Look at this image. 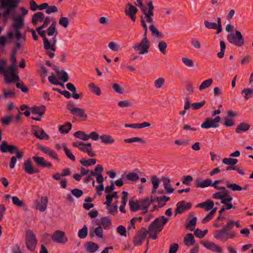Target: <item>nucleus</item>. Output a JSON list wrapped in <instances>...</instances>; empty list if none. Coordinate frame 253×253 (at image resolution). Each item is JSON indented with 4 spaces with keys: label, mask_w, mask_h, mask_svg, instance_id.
<instances>
[{
    "label": "nucleus",
    "mask_w": 253,
    "mask_h": 253,
    "mask_svg": "<svg viewBox=\"0 0 253 253\" xmlns=\"http://www.w3.org/2000/svg\"><path fill=\"white\" fill-rule=\"evenodd\" d=\"M33 160L35 162L37 166L42 167L51 168L52 165L50 163L47 162L45 161L44 159L42 157H33Z\"/></svg>",
    "instance_id": "nucleus-19"
},
{
    "label": "nucleus",
    "mask_w": 253,
    "mask_h": 253,
    "mask_svg": "<svg viewBox=\"0 0 253 253\" xmlns=\"http://www.w3.org/2000/svg\"><path fill=\"white\" fill-rule=\"evenodd\" d=\"M80 162L83 166L88 167L94 165L96 164V161L95 159H91L88 160H85L84 159H82Z\"/></svg>",
    "instance_id": "nucleus-53"
},
{
    "label": "nucleus",
    "mask_w": 253,
    "mask_h": 253,
    "mask_svg": "<svg viewBox=\"0 0 253 253\" xmlns=\"http://www.w3.org/2000/svg\"><path fill=\"white\" fill-rule=\"evenodd\" d=\"M183 63L187 67L192 68L194 66V61L187 57H183L182 58Z\"/></svg>",
    "instance_id": "nucleus-57"
},
{
    "label": "nucleus",
    "mask_w": 253,
    "mask_h": 253,
    "mask_svg": "<svg viewBox=\"0 0 253 253\" xmlns=\"http://www.w3.org/2000/svg\"><path fill=\"white\" fill-rule=\"evenodd\" d=\"M45 33V31H42L39 33V35L43 38V47L46 50V53L50 58H53L55 56V54L50 51H48V50L50 49L53 51H55V44L57 42L56 36L57 35V33H56V34H55L52 40L50 41L46 38Z\"/></svg>",
    "instance_id": "nucleus-4"
},
{
    "label": "nucleus",
    "mask_w": 253,
    "mask_h": 253,
    "mask_svg": "<svg viewBox=\"0 0 253 253\" xmlns=\"http://www.w3.org/2000/svg\"><path fill=\"white\" fill-rule=\"evenodd\" d=\"M17 65H10L4 70V79L7 84L20 81L18 75Z\"/></svg>",
    "instance_id": "nucleus-5"
},
{
    "label": "nucleus",
    "mask_w": 253,
    "mask_h": 253,
    "mask_svg": "<svg viewBox=\"0 0 253 253\" xmlns=\"http://www.w3.org/2000/svg\"><path fill=\"white\" fill-rule=\"evenodd\" d=\"M228 41L231 44L241 47L244 45L245 40L241 33L238 30L235 33L228 34L227 36Z\"/></svg>",
    "instance_id": "nucleus-7"
},
{
    "label": "nucleus",
    "mask_w": 253,
    "mask_h": 253,
    "mask_svg": "<svg viewBox=\"0 0 253 253\" xmlns=\"http://www.w3.org/2000/svg\"><path fill=\"white\" fill-rule=\"evenodd\" d=\"M129 205L130 207V210L132 212H135L141 210L139 200H133L130 199L129 201Z\"/></svg>",
    "instance_id": "nucleus-33"
},
{
    "label": "nucleus",
    "mask_w": 253,
    "mask_h": 253,
    "mask_svg": "<svg viewBox=\"0 0 253 253\" xmlns=\"http://www.w3.org/2000/svg\"><path fill=\"white\" fill-rule=\"evenodd\" d=\"M197 218L194 217L186 224V227H189L190 231H193L196 224Z\"/></svg>",
    "instance_id": "nucleus-61"
},
{
    "label": "nucleus",
    "mask_w": 253,
    "mask_h": 253,
    "mask_svg": "<svg viewBox=\"0 0 253 253\" xmlns=\"http://www.w3.org/2000/svg\"><path fill=\"white\" fill-rule=\"evenodd\" d=\"M103 229L102 226H99L95 229H92L90 230L89 235L90 237H94L95 235L99 238L102 239L103 237Z\"/></svg>",
    "instance_id": "nucleus-28"
},
{
    "label": "nucleus",
    "mask_w": 253,
    "mask_h": 253,
    "mask_svg": "<svg viewBox=\"0 0 253 253\" xmlns=\"http://www.w3.org/2000/svg\"><path fill=\"white\" fill-rule=\"evenodd\" d=\"M132 105L129 100H122L118 102V106L121 108L129 107Z\"/></svg>",
    "instance_id": "nucleus-60"
},
{
    "label": "nucleus",
    "mask_w": 253,
    "mask_h": 253,
    "mask_svg": "<svg viewBox=\"0 0 253 253\" xmlns=\"http://www.w3.org/2000/svg\"><path fill=\"white\" fill-rule=\"evenodd\" d=\"M226 187L233 191H240L242 190V187L236 183H231L229 181L225 182Z\"/></svg>",
    "instance_id": "nucleus-39"
},
{
    "label": "nucleus",
    "mask_w": 253,
    "mask_h": 253,
    "mask_svg": "<svg viewBox=\"0 0 253 253\" xmlns=\"http://www.w3.org/2000/svg\"><path fill=\"white\" fill-rule=\"evenodd\" d=\"M74 135L81 140H88V134H86L83 131H77L74 134Z\"/></svg>",
    "instance_id": "nucleus-48"
},
{
    "label": "nucleus",
    "mask_w": 253,
    "mask_h": 253,
    "mask_svg": "<svg viewBox=\"0 0 253 253\" xmlns=\"http://www.w3.org/2000/svg\"><path fill=\"white\" fill-rule=\"evenodd\" d=\"M80 150L86 152L88 155L91 157H93L96 156L95 153L92 151V147L90 143L84 144L82 148H80Z\"/></svg>",
    "instance_id": "nucleus-25"
},
{
    "label": "nucleus",
    "mask_w": 253,
    "mask_h": 253,
    "mask_svg": "<svg viewBox=\"0 0 253 253\" xmlns=\"http://www.w3.org/2000/svg\"><path fill=\"white\" fill-rule=\"evenodd\" d=\"M25 241L27 249L31 251H34L37 244V240L35 234L32 231H27Z\"/></svg>",
    "instance_id": "nucleus-10"
},
{
    "label": "nucleus",
    "mask_w": 253,
    "mask_h": 253,
    "mask_svg": "<svg viewBox=\"0 0 253 253\" xmlns=\"http://www.w3.org/2000/svg\"><path fill=\"white\" fill-rule=\"evenodd\" d=\"M234 226V221L229 220L222 229L214 231V237L222 242H225L229 239L234 238L236 235L235 232L233 231L228 232L233 228Z\"/></svg>",
    "instance_id": "nucleus-2"
},
{
    "label": "nucleus",
    "mask_w": 253,
    "mask_h": 253,
    "mask_svg": "<svg viewBox=\"0 0 253 253\" xmlns=\"http://www.w3.org/2000/svg\"><path fill=\"white\" fill-rule=\"evenodd\" d=\"M126 177L128 181L134 182L139 178L138 174L136 172H130L126 175Z\"/></svg>",
    "instance_id": "nucleus-52"
},
{
    "label": "nucleus",
    "mask_w": 253,
    "mask_h": 253,
    "mask_svg": "<svg viewBox=\"0 0 253 253\" xmlns=\"http://www.w3.org/2000/svg\"><path fill=\"white\" fill-rule=\"evenodd\" d=\"M168 221L169 218L164 215L156 218L148 227V234L149 237L154 240L156 239L158 235L163 230Z\"/></svg>",
    "instance_id": "nucleus-3"
},
{
    "label": "nucleus",
    "mask_w": 253,
    "mask_h": 253,
    "mask_svg": "<svg viewBox=\"0 0 253 253\" xmlns=\"http://www.w3.org/2000/svg\"><path fill=\"white\" fill-rule=\"evenodd\" d=\"M32 113L34 114H38L40 116L43 115L45 112V107L44 106L41 107H33L31 109Z\"/></svg>",
    "instance_id": "nucleus-41"
},
{
    "label": "nucleus",
    "mask_w": 253,
    "mask_h": 253,
    "mask_svg": "<svg viewBox=\"0 0 253 253\" xmlns=\"http://www.w3.org/2000/svg\"><path fill=\"white\" fill-rule=\"evenodd\" d=\"M23 168L25 171L30 174L39 172V169H35L32 165V161L30 158L27 159L23 164Z\"/></svg>",
    "instance_id": "nucleus-16"
},
{
    "label": "nucleus",
    "mask_w": 253,
    "mask_h": 253,
    "mask_svg": "<svg viewBox=\"0 0 253 253\" xmlns=\"http://www.w3.org/2000/svg\"><path fill=\"white\" fill-rule=\"evenodd\" d=\"M169 197L166 196L157 197L155 200L158 203L159 207H162L164 206L166 203L169 200Z\"/></svg>",
    "instance_id": "nucleus-43"
},
{
    "label": "nucleus",
    "mask_w": 253,
    "mask_h": 253,
    "mask_svg": "<svg viewBox=\"0 0 253 253\" xmlns=\"http://www.w3.org/2000/svg\"><path fill=\"white\" fill-rule=\"evenodd\" d=\"M183 242L185 245L188 247L193 245L195 240L192 233H188L186 235L183 239Z\"/></svg>",
    "instance_id": "nucleus-35"
},
{
    "label": "nucleus",
    "mask_w": 253,
    "mask_h": 253,
    "mask_svg": "<svg viewBox=\"0 0 253 253\" xmlns=\"http://www.w3.org/2000/svg\"><path fill=\"white\" fill-rule=\"evenodd\" d=\"M72 125L70 122H66L64 125L59 126L58 130L62 134L68 133L72 128Z\"/></svg>",
    "instance_id": "nucleus-34"
},
{
    "label": "nucleus",
    "mask_w": 253,
    "mask_h": 253,
    "mask_svg": "<svg viewBox=\"0 0 253 253\" xmlns=\"http://www.w3.org/2000/svg\"><path fill=\"white\" fill-rule=\"evenodd\" d=\"M56 22L55 21L51 24L46 31L47 34L49 36L55 35L57 33L56 30Z\"/></svg>",
    "instance_id": "nucleus-44"
},
{
    "label": "nucleus",
    "mask_w": 253,
    "mask_h": 253,
    "mask_svg": "<svg viewBox=\"0 0 253 253\" xmlns=\"http://www.w3.org/2000/svg\"><path fill=\"white\" fill-rule=\"evenodd\" d=\"M213 83V80L212 79H209L207 80L203 81L199 87V89L202 91L204 89L210 87Z\"/></svg>",
    "instance_id": "nucleus-42"
},
{
    "label": "nucleus",
    "mask_w": 253,
    "mask_h": 253,
    "mask_svg": "<svg viewBox=\"0 0 253 253\" xmlns=\"http://www.w3.org/2000/svg\"><path fill=\"white\" fill-rule=\"evenodd\" d=\"M48 199L46 197H42L41 198L39 202H37L36 208L42 212L45 211L47 208Z\"/></svg>",
    "instance_id": "nucleus-18"
},
{
    "label": "nucleus",
    "mask_w": 253,
    "mask_h": 253,
    "mask_svg": "<svg viewBox=\"0 0 253 253\" xmlns=\"http://www.w3.org/2000/svg\"><path fill=\"white\" fill-rule=\"evenodd\" d=\"M150 48L149 40L142 39L139 43H136L133 46V49L140 55L147 53Z\"/></svg>",
    "instance_id": "nucleus-9"
},
{
    "label": "nucleus",
    "mask_w": 253,
    "mask_h": 253,
    "mask_svg": "<svg viewBox=\"0 0 253 253\" xmlns=\"http://www.w3.org/2000/svg\"><path fill=\"white\" fill-rule=\"evenodd\" d=\"M51 239L54 242L60 244H65L68 241L65 233L61 230L56 231L52 235Z\"/></svg>",
    "instance_id": "nucleus-15"
},
{
    "label": "nucleus",
    "mask_w": 253,
    "mask_h": 253,
    "mask_svg": "<svg viewBox=\"0 0 253 253\" xmlns=\"http://www.w3.org/2000/svg\"><path fill=\"white\" fill-rule=\"evenodd\" d=\"M108 47L113 51L117 52L121 49V47L117 43L111 42L108 43Z\"/></svg>",
    "instance_id": "nucleus-55"
},
{
    "label": "nucleus",
    "mask_w": 253,
    "mask_h": 253,
    "mask_svg": "<svg viewBox=\"0 0 253 253\" xmlns=\"http://www.w3.org/2000/svg\"><path fill=\"white\" fill-rule=\"evenodd\" d=\"M67 109L70 113L76 117H80L84 120L87 119V116L85 113V110L78 107H74L73 104L69 103L67 105Z\"/></svg>",
    "instance_id": "nucleus-11"
},
{
    "label": "nucleus",
    "mask_w": 253,
    "mask_h": 253,
    "mask_svg": "<svg viewBox=\"0 0 253 253\" xmlns=\"http://www.w3.org/2000/svg\"><path fill=\"white\" fill-rule=\"evenodd\" d=\"M191 207V203H186L183 201L179 202L176 205V212L181 213L185 211L190 209Z\"/></svg>",
    "instance_id": "nucleus-17"
},
{
    "label": "nucleus",
    "mask_w": 253,
    "mask_h": 253,
    "mask_svg": "<svg viewBox=\"0 0 253 253\" xmlns=\"http://www.w3.org/2000/svg\"><path fill=\"white\" fill-rule=\"evenodd\" d=\"M44 18V15L42 12H39L36 13L32 16V23L34 25H36L38 22H42Z\"/></svg>",
    "instance_id": "nucleus-29"
},
{
    "label": "nucleus",
    "mask_w": 253,
    "mask_h": 253,
    "mask_svg": "<svg viewBox=\"0 0 253 253\" xmlns=\"http://www.w3.org/2000/svg\"><path fill=\"white\" fill-rule=\"evenodd\" d=\"M87 227L85 225H84L82 229L79 230L78 232V236L81 239H84L87 236Z\"/></svg>",
    "instance_id": "nucleus-54"
},
{
    "label": "nucleus",
    "mask_w": 253,
    "mask_h": 253,
    "mask_svg": "<svg viewBox=\"0 0 253 253\" xmlns=\"http://www.w3.org/2000/svg\"><path fill=\"white\" fill-rule=\"evenodd\" d=\"M204 25L205 27L208 29L216 30L217 34H219L222 31L221 18L220 17L217 18V23L210 22L208 20H205Z\"/></svg>",
    "instance_id": "nucleus-14"
},
{
    "label": "nucleus",
    "mask_w": 253,
    "mask_h": 253,
    "mask_svg": "<svg viewBox=\"0 0 253 253\" xmlns=\"http://www.w3.org/2000/svg\"><path fill=\"white\" fill-rule=\"evenodd\" d=\"M212 184V180L210 179L207 178L203 180H199L196 181V187L200 188H205L211 186Z\"/></svg>",
    "instance_id": "nucleus-30"
},
{
    "label": "nucleus",
    "mask_w": 253,
    "mask_h": 253,
    "mask_svg": "<svg viewBox=\"0 0 253 253\" xmlns=\"http://www.w3.org/2000/svg\"><path fill=\"white\" fill-rule=\"evenodd\" d=\"M39 149L53 159L57 160L58 161H59L57 154L54 150L49 149L43 146H40L39 147Z\"/></svg>",
    "instance_id": "nucleus-21"
},
{
    "label": "nucleus",
    "mask_w": 253,
    "mask_h": 253,
    "mask_svg": "<svg viewBox=\"0 0 253 253\" xmlns=\"http://www.w3.org/2000/svg\"><path fill=\"white\" fill-rule=\"evenodd\" d=\"M2 92L3 94L0 95V99L13 98L15 96V92L8 89L3 88Z\"/></svg>",
    "instance_id": "nucleus-38"
},
{
    "label": "nucleus",
    "mask_w": 253,
    "mask_h": 253,
    "mask_svg": "<svg viewBox=\"0 0 253 253\" xmlns=\"http://www.w3.org/2000/svg\"><path fill=\"white\" fill-rule=\"evenodd\" d=\"M48 80L51 84L55 85H59L64 87V85L63 83H61L58 81L55 75L52 73L51 76H49Z\"/></svg>",
    "instance_id": "nucleus-46"
},
{
    "label": "nucleus",
    "mask_w": 253,
    "mask_h": 253,
    "mask_svg": "<svg viewBox=\"0 0 253 253\" xmlns=\"http://www.w3.org/2000/svg\"><path fill=\"white\" fill-rule=\"evenodd\" d=\"M101 142L104 144H112L115 142V138L109 134L100 135Z\"/></svg>",
    "instance_id": "nucleus-24"
},
{
    "label": "nucleus",
    "mask_w": 253,
    "mask_h": 253,
    "mask_svg": "<svg viewBox=\"0 0 253 253\" xmlns=\"http://www.w3.org/2000/svg\"><path fill=\"white\" fill-rule=\"evenodd\" d=\"M99 248V247L98 244L93 242H88L85 244L86 250L89 253H95Z\"/></svg>",
    "instance_id": "nucleus-32"
},
{
    "label": "nucleus",
    "mask_w": 253,
    "mask_h": 253,
    "mask_svg": "<svg viewBox=\"0 0 253 253\" xmlns=\"http://www.w3.org/2000/svg\"><path fill=\"white\" fill-rule=\"evenodd\" d=\"M101 224L103 228L106 229L111 225L110 219L107 217H103L101 219Z\"/></svg>",
    "instance_id": "nucleus-56"
},
{
    "label": "nucleus",
    "mask_w": 253,
    "mask_h": 253,
    "mask_svg": "<svg viewBox=\"0 0 253 253\" xmlns=\"http://www.w3.org/2000/svg\"><path fill=\"white\" fill-rule=\"evenodd\" d=\"M235 125V121L233 119L227 117L224 118V126L226 127H230Z\"/></svg>",
    "instance_id": "nucleus-63"
},
{
    "label": "nucleus",
    "mask_w": 253,
    "mask_h": 253,
    "mask_svg": "<svg viewBox=\"0 0 253 253\" xmlns=\"http://www.w3.org/2000/svg\"><path fill=\"white\" fill-rule=\"evenodd\" d=\"M34 133L36 137L40 139L48 140L49 139V136L42 128L38 127L37 130H34Z\"/></svg>",
    "instance_id": "nucleus-23"
},
{
    "label": "nucleus",
    "mask_w": 253,
    "mask_h": 253,
    "mask_svg": "<svg viewBox=\"0 0 253 253\" xmlns=\"http://www.w3.org/2000/svg\"><path fill=\"white\" fill-rule=\"evenodd\" d=\"M59 24L64 28H67L69 24V19L68 17L61 16L59 20Z\"/></svg>",
    "instance_id": "nucleus-58"
},
{
    "label": "nucleus",
    "mask_w": 253,
    "mask_h": 253,
    "mask_svg": "<svg viewBox=\"0 0 253 253\" xmlns=\"http://www.w3.org/2000/svg\"><path fill=\"white\" fill-rule=\"evenodd\" d=\"M57 75L59 80L63 82H66L69 80L68 75L64 70H61Z\"/></svg>",
    "instance_id": "nucleus-51"
},
{
    "label": "nucleus",
    "mask_w": 253,
    "mask_h": 253,
    "mask_svg": "<svg viewBox=\"0 0 253 253\" xmlns=\"http://www.w3.org/2000/svg\"><path fill=\"white\" fill-rule=\"evenodd\" d=\"M0 150L2 153L9 152L10 154L16 153L18 159L21 160L23 156V153L19 151L18 147L14 145H8L5 141H3L0 145Z\"/></svg>",
    "instance_id": "nucleus-8"
},
{
    "label": "nucleus",
    "mask_w": 253,
    "mask_h": 253,
    "mask_svg": "<svg viewBox=\"0 0 253 253\" xmlns=\"http://www.w3.org/2000/svg\"><path fill=\"white\" fill-rule=\"evenodd\" d=\"M238 161L237 159L225 158L223 159L222 163L224 164L233 167L237 163Z\"/></svg>",
    "instance_id": "nucleus-50"
},
{
    "label": "nucleus",
    "mask_w": 253,
    "mask_h": 253,
    "mask_svg": "<svg viewBox=\"0 0 253 253\" xmlns=\"http://www.w3.org/2000/svg\"><path fill=\"white\" fill-rule=\"evenodd\" d=\"M20 0H0V8H3V17H7L17 7Z\"/></svg>",
    "instance_id": "nucleus-6"
},
{
    "label": "nucleus",
    "mask_w": 253,
    "mask_h": 253,
    "mask_svg": "<svg viewBox=\"0 0 253 253\" xmlns=\"http://www.w3.org/2000/svg\"><path fill=\"white\" fill-rule=\"evenodd\" d=\"M148 234V231L144 227L141 228L138 232L133 238V242L134 245L135 246H140L143 241L145 239L147 234Z\"/></svg>",
    "instance_id": "nucleus-13"
},
{
    "label": "nucleus",
    "mask_w": 253,
    "mask_h": 253,
    "mask_svg": "<svg viewBox=\"0 0 253 253\" xmlns=\"http://www.w3.org/2000/svg\"><path fill=\"white\" fill-rule=\"evenodd\" d=\"M62 147L65 151V153L68 158L70 159L72 161L75 162L76 158L75 156L72 153L71 151L66 147V144L64 143L62 144Z\"/></svg>",
    "instance_id": "nucleus-49"
},
{
    "label": "nucleus",
    "mask_w": 253,
    "mask_h": 253,
    "mask_svg": "<svg viewBox=\"0 0 253 253\" xmlns=\"http://www.w3.org/2000/svg\"><path fill=\"white\" fill-rule=\"evenodd\" d=\"M155 202V200L153 199L146 198L139 200V203L140 205V208L141 210H145L143 212H147V208L149 206Z\"/></svg>",
    "instance_id": "nucleus-20"
},
{
    "label": "nucleus",
    "mask_w": 253,
    "mask_h": 253,
    "mask_svg": "<svg viewBox=\"0 0 253 253\" xmlns=\"http://www.w3.org/2000/svg\"><path fill=\"white\" fill-rule=\"evenodd\" d=\"M88 87L89 90L93 94L97 96H100L101 94V91L100 88L94 83H90L88 84Z\"/></svg>",
    "instance_id": "nucleus-37"
},
{
    "label": "nucleus",
    "mask_w": 253,
    "mask_h": 253,
    "mask_svg": "<svg viewBox=\"0 0 253 253\" xmlns=\"http://www.w3.org/2000/svg\"><path fill=\"white\" fill-rule=\"evenodd\" d=\"M136 5L141 8V11L145 15V19H146L147 22L151 24L149 29L151 32L152 36L158 39L163 38V34L159 32L157 27L153 24L154 6L152 1H150L147 3V8L143 6V3L141 0H137Z\"/></svg>",
    "instance_id": "nucleus-1"
},
{
    "label": "nucleus",
    "mask_w": 253,
    "mask_h": 253,
    "mask_svg": "<svg viewBox=\"0 0 253 253\" xmlns=\"http://www.w3.org/2000/svg\"><path fill=\"white\" fill-rule=\"evenodd\" d=\"M12 200L13 204L19 207H22L23 208H26L25 203L22 200H20L17 197H12Z\"/></svg>",
    "instance_id": "nucleus-47"
},
{
    "label": "nucleus",
    "mask_w": 253,
    "mask_h": 253,
    "mask_svg": "<svg viewBox=\"0 0 253 253\" xmlns=\"http://www.w3.org/2000/svg\"><path fill=\"white\" fill-rule=\"evenodd\" d=\"M253 93V89L249 88L244 89L242 91V93H244L245 94L244 98L246 100H247L249 99V97L252 95Z\"/></svg>",
    "instance_id": "nucleus-62"
},
{
    "label": "nucleus",
    "mask_w": 253,
    "mask_h": 253,
    "mask_svg": "<svg viewBox=\"0 0 253 253\" xmlns=\"http://www.w3.org/2000/svg\"><path fill=\"white\" fill-rule=\"evenodd\" d=\"M221 120L220 116H216L214 119L211 118L206 119L205 121L201 125L203 128H216L218 127V123Z\"/></svg>",
    "instance_id": "nucleus-12"
},
{
    "label": "nucleus",
    "mask_w": 253,
    "mask_h": 253,
    "mask_svg": "<svg viewBox=\"0 0 253 253\" xmlns=\"http://www.w3.org/2000/svg\"><path fill=\"white\" fill-rule=\"evenodd\" d=\"M124 141L127 143H132L135 142H139L143 144H145V141L142 138L139 137H134L130 138H126L124 140Z\"/></svg>",
    "instance_id": "nucleus-45"
},
{
    "label": "nucleus",
    "mask_w": 253,
    "mask_h": 253,
    "mask_svg": "<svg viewBox=\"0 0 253 253\" xmlns=\"http://www.w3.org/2000/svg\"><path fill=\"white\" fill-rule=\"evenodd\" d=\"M165 79L162 78H160L156 80L154 82V84L157 88H161L165 83Z\"/></svg>",
    "instance_id": "nucleus-64"
},
{
    "label": "nucleus",
    "mask_w": 253,
    "mask_h": 253,
    "mask_svg": "<svg viewBox=\"0 0 253 253\" xmlns=\"http://www.w3.org/2000/svg\"><path fill=\"white\" fill-rule=\"evenodd\" d=\"M125 12L126 15L129 16L136 14L137 9L135 6L129 3L126 5Z\"/></svg>",
    "instance_id": "nucleus-36"
},
{
    "label": "nucleus",
    "mask_w": 253,
    "mask_h": 253,
    "mask_svg": "<svg viewBox=\"0 0 253 253\" xmlns=\"http://www.w3.org/2000/svg\"><path fill=\"white\" fill-rule=\"evenodd\" d=\"M167 47V44L165 41H162L159 42L158 48L159 50L161 52L162 54H166Z\"/></svg>",
    "instance_id": "nucleus-59"
},
{
    "label": "nucleus",
    "mask_w": 253,
    "mask_h": 253,
    "mask_svg": "<svg viewBox=\"0 0 253 253\" xmlns=\"http://www.w3.org/2000/svg\"><path fill=\"white\" fill-rule=\"evenodd\" d=\"M163 183L164 188L166 189L168 193H172L174 191V189L171 187L170 184V180L168 177H164L163 178Z\"/></svg>",
    "instance_id": "nucleus-31"
},
{
    "label": "nucleus",
    "mask_w": 253,
    "mask_h": 253,
    "mask_svg": "<svg viewBox=\"0 0 253 253\" xmlns=\"http://www.w3.org/2000/svg\"><path fill=\"white\" fill-rule=\"evenodd\" d=\"M24 25V19L22 15H19L15 18L12 23V26L15 30H20Z\"/></svg>",
    "instance_id": "nucleus-22"
},
{
    "label": "nucleus",
    "mask_w": 253,
    "mask_h": 253,
    "mask_svg": "<svg viewBox=\"0 0 253 253\" xmlns=\"http://www.w3.org/2000/svg\"><path fill=\"white\" fill-rule=\"evenodd\" d=\"M203 244L208 249L216 252L218 253H222V249L218 245L215 244L213 243L206 242L203 243Z\"/></svg>",
    "instance_id": "nucleus-27"
},
{
    "label": "nucleus",
    "mask_w": 253,
    "mask_h": 253,
    "mask_svg": "<svg viewBox=\"0 0 253 253\" xmlns=\"http://www.w3.org/2000/svg\"><path fill=\"white\" fill-rule=\"evenodd\" d=\"M250 125L248 124L242 123L237 126L236 128L237 133H241L242 131H246L249 129Z\"/></svg>",
    "instance_id": "nucleus-40"
},
{
    "label": "nucleus",
    "mask_w": 253,
    "mask_h": 253,
    "mask_svg": "<svg viewBox=\"0 0 253 253\" xmlns=\"http://www.w3.org/2000/svg\"><path fill=\"white\" fill-rule=\"evenodd\" d=\"M214 203L211 200H208L205 202L201 203L197 205L198 208L205 209L206 211H209L213 209Z\"/></svg>",
    "instance_id": "nucleus-26"
}]
</instances>
